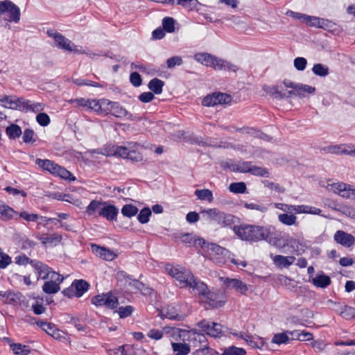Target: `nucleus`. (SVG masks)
Listing matches in <instances>:
<instances>
[{"instance_id": "obj_1", "label": "nucleus", "mask_w": 355, "mask_h": 355, "mask_svg": "<svg viewBox=\"0 0 355 355\" xmlns=\"http://www.w3.org/2000/svg\"><path fill=\"white\" fill-rule=\"evenodd\" d=\"M20 9L10 0L0 1V17L8 22L18 23L20 20Z\"/></svg>"}, {"instance_id": "obj_2", "label": "nucleus", "mask_w": 355, "mask_h": 355, "mask_svg": "<svg viewBox=\"0 0 355 355\" xmlns=\"http://www.w3.org/2000/svg\"><path fill=\"white\" fill-rule=\"evenodd\" d=\"M164 268L170 276L175 278L179 282L180 287H188L193 276L190 271L174 266L171 264H166Z\"/></svg>"}, {"instance_id": "obj_3", "label": "nucleus", "mask_w": 355, "mask_h": 355, "mask_svg": "<svg viewBox=\"0 0 355 355\" xmlns=\"http://www.w3.org/2000/svg\"><path fill=\"white\" fill-rule=\"evenodd\" d=\"M203 250H206L207 257L209 259L218 264L226 263L225 257L229 253L228 250L215 243H208L206 242Z\"/></svg>"}, {"instance_id": "obj_4", "label": "nucleus", "mask_w": 355, "mask_h": 355, "mask_svg": "<svg viewBox=\"0 0 355 355\" xmlns=\"http://www.w3.org/2000/svg\"><path fill=\"white\" fill-rule=\"evenodd\" d=\"M201 214H203L205 220H214L218 224H224L225 225H228L230 221L234 223L237 220V218L232 215H226L215 208L203 209L201 211Z\"/></svg>"}, {"instance_id": "obj_5", "label": "nucleus", "mask_w": 355, "mask_h": 355, "mask_svg": "<svg viewBox=\"0 0 355 355\" xmlns=\"http://www.w3.org/2000/svg\"><path fill=\"white\" fill-rule=\"evenodd\" d=\"M270 232L261 226L245 225V240L257 242L266 239Z\"/></svg>"}, {"instance_id": "obj_6", "label": "nucleus", "mask_w": 355, "mask_h": 355, "mask_svg": "<svg viewBox=\"0 0 355 355\" xmlns=\"http://www.w3.org/2000/svg\"><path fill=\"white\" fill-rule=\"evenodd\" d=\"M198 328L212 337H219L223 333V327L220 324L210 322L203 320L198 323Z\"/></svg>"}, {"instance_id": "obj_7", "label": "nucleus", "mask_w": 355, "mask_h": 355, "mask_svg": "<svg viewBox=\"0 0 355 355\" xmlns=\"http://www.w3.org/2000/svg\"><path fill=\"white\" fill-rule=\"evenodd\" d=\"M92 302L96 306H105L112 309L116 308L118 304L117 298L110 293L94 296L92 299Z\"/></svg>"}, {"instance_id": "obj_8", "label": "nucleus", "mask_w": 355, "mask_h": 355, "mask_svg": "<svg viewBox=\"0 0 355 355\" xmlns=\"http://www.w3.org/2000/svg\"><path fill=\"white\" fill-rule=\"evenodd\" d=\"M230 100V95L223 93H214L203 98L202 105L207 107L215 106L218 104L227 103Z\"/></svg>"}, {"instance_id": "obj_9", "label": "nucleus", "mask_w": 355, "mask_h": 355, "mask_svg": "<svg viewBox=\"0 0 355 355\" xmlns=\"http://www.w3.org/2000/svg\"><path fill=\"white\" fill-rule=\"evenodd\" d=\"M331 189L343 198H355V189H352L349 184L343 182L334 183L331 184Z\"/></svg>"}, {"instance_id": "obj_10", "label": "nucleus", "mask_w": 355, "mask_h": 355, "mask_svg": "<svg viewBox=\"0 0 355 355\" xmlns=\"http://www.w3.org/2000/svg\"><path fill=\"white\" fill-rule=\"evenodd\" d=\"M161 313L171 320H182L185 317V314L180 311L178 304L167 305L162 309Z\"/></svg>"}, {"instance_id": "obj_11", "label": "nucleus", "mask_w": 355, "mask_h": 355, "mask_svg": "<svg viewBox=\"0 0 355 355\" xmlns=\"http://www.w3.org/2000/svg\"><path fill=\"white\" fill-rule=\"evenodd\" d=\"M93 103V111L98 114L107 115L110 113L112 101L102 98L100 100L94 99Z\"/></svg>"}, {"instance_id": "obj_12", "label": "nucleus", "mask_w": 355, "mask_h": 355, "mask_svg": "<svg viewBox=\"0 0 355 355\" xmlns=\"http://www.w3.org/2000/svg\"><path fill=\"white\" fill-rule=\"evenodd\" d=\"M48 33L49 36L54 38L55 42L58 44V46L63 49L67 50V51H75V49H73L72 46H73V44L67 38L64 37L62 35H61L59 33H51L50 31H48Z\"/></svg>"}, {"instance_id": "obj_13", "label": "nucleus", "mask_w": 355, "mask_h": 355, "mask_svg": "<svg viewBox=\"0 0 355 355\" xmlns=\"http://www.w3.org/2000/svg\"><path fill=\"white\" fill-rule=\"evenodd\" d=\"M91 249L96 256L106 261H112L116 257L111 250L103 247H100L96 244H92Z\"/></svg>"}, {"instance_id": "obj_14", "label": "nucleus", "mask_w": 355, "mask_h": 355, "mask_svg": "<svg viewBox=\"0 0 355 355\" xmlns=\"http://www.w3.org/2000/svg\"><path fill=\"white\" fill-rule=\"evenodd\" d=\"M335 241L345 247H350L354 243V237L343 231H337L334 235Z\"/></svg>"}, {"instance_id": "obj_15", "label": "nucleus", "mask_w": 355, "mask_h": 355, "mask_svg": "<svg viewBox=\"0 0 355 355\" xmlns=\"http://www.w3.org/2000/svg\"><path fill=\"white\" fill-rule=\"evenodd\" d=\"M118 212V209L115 206L103 203L99 216L105 218L107 220H116Z\"/></svg>"}, {"instance_id": "obj_16", "label": "nucleus", "mask_w": 355, "mask_h": 355, "mask_svg": "<svg viewBox=\"0 0 355 355\" xmlns=\"http://www.w3.org/2000/svg\"><path fill=\"white\" fill-rule=\"evenodd\" d=\"M188 287L191 288L193 291L202 297L207 293V291L209 290L207 286L204 282L194 276H193L192 279H191Z\"/></svg>"}, {"instance_id": "obj_17", "label": "nucleus", "mask_w": 355, "mask_h": 355, "mask_svg": "<svg viewBox=\"0 0 355 355\" xmlns=\"http://www.w3.org/2000/svg\"><path fill=\"white\" fill-rule=\"evenodd\" d=\"M180 238L182 242L196 247L200 246L202 248H204L206 244L205 239L202 238H196L195 235L189 233L183 234Z\"/></svg>"}, {"instance_id": "obj_18", "label": "nucleus", "mask_w": 355, "mask_h": 355, "mask_svg": "<svg viewBox=\"0 0 355 355\" xmlns=\"http://www.w3.org/2000/svg\"><path fill=\"white\" fill-rule=\"evenodd\" d=\"M0 214L4 220L18 219V213L0 200Z\"/></svg>"}, {"instance_id": "obj_19", "label": "nucleus", "mask_w": 355, "mask_h": 355, "mask_svg": "<svg viewBox=\"0 0 355 355\" xmlns=\"http://www.w3.org/2000/svg\"><path fill=\"white\" fill-rule=\"evenodd\" d=\"M291 336V340L309 341L313 340V336L311 333L305 330H293L288 331Z\"/></svg>"}, {"instance_id": "obj_20", "label": "nucleus", "mask_w": 355, "mask_h": 355, "mask_svg": "<svg viewBox=\"0 0 355 355\" xmlns=\"http://www.w3.org/2000/svg\"><path fill=\"white\" fill-rule=\"evenodd\" d=\"M33 268L38 275V279H48V276L51 268L46 264L42 263L40 261L36 260L33 262Z\"/></svg>"}, {"instance_id": "obj_21", "label": "nucleus", "mask_w": 355, "mask_h": 355, "mask_svg": "<svg viewBox=\"0 0 355 355\" xmlns=\"http://www.w3.org/2000/svg\"><path fill=\"white\" fill-rule=\"evenodd\" d=\"M274 263L279 267H288L293 263L295 257L293 256L284 257L282 255H270Z\"/></svg>"}, {"instance_id": "obj_22", "label": "nucleus", "mask_w": 355, "mask_h": 355, "mask_svg": "<svg viewBox=\"0 0 355 355\" xmlns=\"http://www.w3.org/2000/svg\"><path fill=\"white\" fill-rule=\"evenodd\" d=\"M245 173L261 177H268V171L263 167L252 165L250 162H245Z\"/></svg>"}, {"instance_id": "obj_23", "label": "nucleus", "mask_w": 355, "mask_h": 355, "mask_svg": "<svg viewBox=\"0 0 355 355\" xmlns=\"http://www.w3.org/2000/svg\"><path fill=\"white\" fill-rule=\"evenodd\" d=\"M110 114L118 118L125 116L130 118L132 116V114H129L128 112L117 102H113V104H112Z\"/></svg>"}, {"instance_id": "obj_24", "label": "nucleus", "mask_w": 355, "mask_h": 355, "mask_svg": "<svg viewBox=\"0 0 355 355\" xmlns=\"http://www.w3.org/2000/svg\"><path fill=\"white\" fill-rule=\"evenodd\" d=\"M220 280L223 282V285L227 288H235L240 290L242 293L243 283L237 279H230L228 277H220Z\"/></svg>"}, {"instance_id": "obj_25", "label": "nucleus", "mask_w": 355, "mask_h": 355, "mask_svg": "<svg viewBox=\"0 0 355 355\" xmlns=\"http://www.w3.org/2000/svg\"><path fill=\"white\" fill-rule=\"evenodd\" d=\"M315 92V88L314 87L302 83H297L295 88L296 96L300 98L305 97L307 94H313Z\"/></svg>"}, {"instance_id": "obj_26", "label": "nucleus", "mask_w": 355, "mask_h": 355, "mask_svg": "<svg viewBox=\"0 0 355 355\" xmlns=\"http://www.w3.org/2000/svg\"><path fill=\"white\" fill-rule=\"evenodd\" d=\"M73 286L76 290V296L80 297L88 290L89 284L86 281L80 279L74 281Z\"/></svg>"}, {"instance_id": "obj_27", "label": "nucleus", "mask_w": 355, "mask_h": 355, "mask_svg": "<svg viewBox=\"0 0 355 355\" xmlns=\"http://www.w3.org/2000/svg\"><path fill=\"white\" fill-rule=\"evenodd\" d=\"M35 163L41 168L44 170L49 171L51 173H54L58 164L54 162L51 161L49 159H37Z\"/></svg>"}, {"instance_id": "obj_28", "label": "nucleus", "mask_w": 355, "mask_h": 355, "mask_svg": "<svg viewBox=\"0 0 355 355\" xmlns=\"http://www.w3.org/2000/svg\"><path fill=\"white\" fill-rule=\"evenodd\" d=\"M331 281L329 276L326 275H318L313 279V284L318 288H326L330 285Z\"/></svg>"}, {"instance_id": "obj_29", "label": "nucleus", "mask_w": 355, "mask_h": 355, "mask_svg": "<svg viewBox=\"0 0 355 355\" xmlns=\"http://www.w3.org/2000/svg\"><path fill=\"white\" fill-rule=\"evenodd\" d=\"M245 343L253 349L258 348L261 349L264 345V342L262 338L258 336H252L245 335Z\"/></svg>"}, {"instance_id": "obj_30", "label": "nucleus", "mask_w": 355, "mask_h": 355, "mask_svg": "<svg viewBox=\"0 0 355 355\" xmlns=\"http://www.w3.org/2000/svg\"><path fill=\"white\" fill-rule=\"evenodd\" d=\"M40 240L42 244H51L55 245L62 240V235L58 233H53L49 236H42Z\"/></svg>"}, {"instance_id": "obj_31", "label": "nucleus", "mask_w": 355, "mask_h": 355, "mask_svg": "<svg viewBox=\"0 0 355 355\" xmlns=\"http://www.w3.org/2000/svg\"><path fill=\"white\" fill-rule=\"evenodd\" d=\"M202 297L205 299V302L210 307L217 308L222 306V302L220 301L216 300V295L213 293H211L209 290L207 291V293L204 295Z\"/></svg>"}, {"instance_id": "obj_32", "label": "nucleus", "mask_w": 355, "mask_h": 355, "mask_svg": "<svg viewBox=\"0 0 355 355\" xmlns=\"http://www.w3.org/2000/svg\"><path fill=\"white\" fill-rule=\"evenodd\" d=\"M171 345L175 355H187L190 352V347L187 344L172 343Z\"/></svg>"}, {"instance_id": "obj_33", "label": "nucleus", "mask_w": 355, "mask_h": 355, "mask_svg": "<svg viewBox=\"0 0 355 355\" xmlns=\"http://www.w3.org/2000/svg\"><path fill=\"white\" fill-rule=\"evenodd\" d=\"M60 289L58 283H54L52 281H46L42 286V291L47 294H55Z\"/></svg>"}, {"instance_id": "obj_34", "label": "nucleus", "mask_w": 355, "mask_h": 355, "mask_svg": "<svg viewBox=\"0 0 355 355\" xmlns=\"http://www.w3.org/2000/svg\"><path fill=\"white\" fill-rule=\"evenodd\" d=\"M148 88L156 94H159L162 92L164 82L157 78L152 79L148 83Z\"/></svg>"}, {"instance_id": "obj_35", "label": "nucleus", "mask_w": 355, "mask_h": 355, "mask_svg": "<svg viewBox=\"0 0 355 355\" xmlns=\"http://www.w3.org/2000/svg\"><path fill=\"white\" fill-rule=\"evenodd\" d=\"M10 348L15 354L26 355L31 352L30 347L20 343H11Z\"/></svg>"}, {"instance_id": "obj_36", "label": "nucleus", "mask_w": 355, "mask_h": 355, "mask_svg": "<svg viewBox=\"0 0 355 355\" xmlns=\"http://www.w3.org/2000/svg\"><path fill=\"white\" fill-rule=\"evenodd\" d=\"M195 195L201 200H207L211 202L214 200L211 191L209 189H197L195 191Z\"/></svg>"}, {"instance_id": "obj_37", "label": "nucleus", "mask_w": 355, "mask_h": 355, "mask_svg": "<svg viewBox=\"0 0 355 355\" xmlns=\"http://www.w3.org/2000/svg\"><path fill=\"white\" fill-rule=\"evenodd\" d=\"M279 220L286 225H293L296 223L297 217L293 214H281L278 216Z\"/></svg>"}, {"instance_id": "obj_38", "label": "nucleus", "mask_w": 355, "mask_h": 355, "mask_svg": "<svg viewBox=\"0 0 355 355\" xmlns=\"http://www.w3.org/2000/svg\"><path fill=\"white\" fill-rule=\"evenodd\" d=\"M6 132L10 139H16L19 137L21 135V128L15 124H12L11 125L7 127Z\"/></svg>"}, {"instance_id": "obj_39", "label": "nucleus", "mask_w": 355, "mask_h": 355, "mask_svg": "<svg viewBox=\"0 0 355 355\" xmlns=\"http://www.w3.org/2000/svg\"><path fill=\"white\" fill-rule=\"evenodd\" d=\"M94 99H86L84 98H76L71 100V103H76L78 107H87L93 110V103Z\"/></svg>"}, {"instance_id": "obj_40", "label": "nucleus", "mask_w": 355, "mask_h": 355, "mask_svg": "<svg viewBox=\"0 0 355 355\" xmlns=\"http://www.w3.org/2000/svg\"><path fill=\"white\" fill-rule=\"evenodd\" d=\"M312 71L316 76L324 77L329 74V68L322 64L318 63L313 65Z\"/></svg>"}, {"instance_id": "obj_41", "label": "nucleus", "mask_w": 355, "mask_h": 355, "mask_svg": "<svg viewBox=\"0 0 355 355\" xmlns=\"http://www.w3.org/2000/svg\"><path fill=\"white\" fill-rule=\"evenodd\" d=\"M138 208L132 205H125L121 209V213L124 216L130 218L138 213Z\"/></svg>"}, {"instance_id": "obj_42", "label": "nucleus", "mask_w": 355, "mask_h": 355, "mask_svg": "<svg viewBox=\"0 0 355 355\" xmlns=\"http://www.w3.org/2000/svg\"><path fill=\"white\" fill-rule=\"evenodd\" d=\"M288 331H286V332L284 333L275 334L272 339V342L277 345L286 344L288 343L290 339L288 337L289 334L288 333Z\"/></svg>"}, {"instance_id": "obj_43", "label": "nucleus", "mask_w": 355, "mask_h": 355, "mask_svg": "<svg viewBox=\"0 0 355 355\" xmlns=\"http://www.w3.org/2000/svg\"><path fill=\"white\" fill-rule=\"evenodd\" d=\"M197 2V0H171V4L180 5L191 10L196 5Z\"/></svg>"}, {"instance_id": "obj_44", "label": "nucleus", "mask_w": 355, "mask_h": 355, "mask_svg": "<svg viewBox=\"0 0 355 355\" xmlns=\"http://www.w3.org/2000/svg\"><path fill=\"white\" fill-rule=\"evenodd\" d=\"M103 203L92 200L87 207V213L89 215H93L96 211H98V215L100 214V210L102 208Z\"/></svg>"}, {"instance_id": "obj_45", "label": "nucleus", "mask_w": 355, "mask_h": 355, "mask_svg": "<svg viewBox=\"0 0 355 355\" xmlns=\"http://www.w3.org/2000/svg\"><path fill=\"white\" fill-rule=\"evenodd\" d=\"M245 135L247 138L254 137V138H261L263 139H266L268 137V135L261 132L260 131L253 128H245Z\"/></svg>"}, {"instance_id": "obj_46", "label": "nucleus", "mask_w": 355, "mask_h": 355, "mask_svg": "<svg viewBox=\"0 0 355 355\" xmlns=\"http://www.w3.org/2000/svg\"><path fill=\"white\" fill-rule=\"evenodd\" d=\"M129 150H128L125 147L116 146L112 147V150L110 155H118L122 158H127V157L128 156Z\"/></svg>"}, {"instance_id": "obj_47", "label": "nucleus", "mask_w": 355, "mask_h": 355, "mask_svg": "<svg viewBox=\"0 0 355 355\" xmlns=\"http://www.w3.org/2000/svg\"><path fill=\"white\" fill-rule=\"evenodd\" d=\"M163 28L168 33H173L175 31V20L172 17H166L162 20Z\"/></svg>"}, {"instance_id": "obj_48", "label": "nucleus", "mask_w": 355, "mask_h": 355, "mask_svg": "<svg viewBox=\"0 0 355 355\" xmlns=\"http://www.w3.org/2000/svg\"><path fill=\"white\" fill-rule=\"evenodd\" d=\"M0 102L2 103V106L6 108L17 109L15 100L12 96L3 95L1 97Z\"/></svg>"}, {"instance_id": "obj_49", "label": "nucleus", "mask_w": 355, "mask_h": 355, "mask_svg": "<svg viewBox=\"0 0 355 355\" xmlns=\"http://www.w3.org/2000/svg\"><path fill=\"white\" fill-rule=\"evenodd\" d=\"M151 215V210L148 207H145L142 209L139 214L137 216L138 220L142 223L145 224L148 222L149 217Z\"/></svg>"}, {"instance_id": "obj_50", "label": "nucleus", "mask_w": 355, "mask_h": 355, "mask_svg": "<svg viewBox=\"0 0 355 355\" xmlns=\"http://www.w3.org/2000/svg\"><path fill=\"white\" fill-rule=\"evenodd\" d=\"M262 182L266 187L274 190L279 193H282L285 192V189L279 184H276L269 180H263L262 181Z\"/></svg>"}, {"instance_id": "obj_51", "label": "nucleus", "mask_w": 355, "mask_h": 355, "mask_svg": "<svg viewBox=\"0 0 355 355\" xmlns=\"http://www.w3.org/2000/svg\"><path fill=\"white\" fill-rule=\"evenodd\" d=\"M36 260H32L28 257L25 254H20L15 258V261L17 265L19 266H26L30 263L33 266V262Z\"/></svg>"}, {"instance_id": "obj_52", "label": "nucleus", "mask_w": 355, "mask_h": 355, "mask_svg": "<svg viewBox=\"0 0 355 355\" xmlns=\"http://www.w3.org/2000/svg\"><path fill=\"white\" fill-rule=\"evenodd\" d=\"M244 354V349L231 346L224 349L221 355H243Z\"/></svg>"}, {"instance_id": "obj_53", "label": "nucleus", "mask_w": 355, "mask_h": 355, "mask_svg": "<svg viewBox=\"0 0 355 355\" xmlns=\"http://www.w3.org/2000/svg\"><path fill=\"white\" fill-rule=\"evenodd\" d=\"M229 190L234 193H244V182H234L230 184Z\"/></svg>"}, {"instance_id": "obj_54", "label": "nucleus", "mask_w": 355, "mask_h": 355, "mask_svg": "<svg viewBox=\"0 0 355 355\" xmlns=\"http://www.w3.org/2000/svg\"><path fill=\"white\" fill-rule=\"evenodd\" d=\"M306 205H290V207H286V209H283L285 212H295V214L305 213Z\"/></svg>"}, {"instance_id": "obj_55", "label": "nucleus", "mask_w": 355, "mask_h": 355, "mask_svg": "<svg viewBox=\"0 0 355 355\" xmlns=\"http://www.w3.org/2000/svg\"><path fill=\"white\" fill-rule=\"evenodd\" d=\"M53 174L57 175L65 180L70 179V176L71 175L69 171H67L64 167L59 166L58 164Z\"/></svg>"}, {"instance_id": "obj_56", "label": "nucleus", "mask_w": 355, "mask_h": 355, "mask_svg": "<svg viewBox=\"0 0 355 355\" xmlns=\"http://www.w3.org/2000/svg\"><path fill=\"white\" fill-rule=\"evenodd\" d=\"M22 218L24 220H26L28 222L31 221H36L40 218H42V216H39L36 214H28L26 211H22L20 214H18V218Z\"/></svg>"}, {"instance_id": "obj_57", "label": "nucleus", "mask_w": 355, "mask_h": 355, "mask_svg": "<svg viewBox=\"0 0 355 355\" xmlns=\"http://www.w3.org/2000/svg\"><path fill=\"white\" fill-rule=\"evenodd\" d=\"M198 60H201L202 64L207 66L211 67L213 64L215 56H213L209 53H202L198 55Z\"/></svg>"}, {"instance_id": "obj_58", "label": "nucleus", "mask_w": 355, "mask_h": 355, "mask_svg": "<svg viewBox=\"0 0 355 355\" xmlns=\"http://www.w3.org/2000/svg\"><path fill=\"white\" fill-rule=\"evenodd\" d=\"M37 122L42 126H46L50 123V118L46 113H40L36 116Z\"/></svg>"}, {"instance_id": "obj_59", "label": "nucleus", "mask_w": 355, "mask_h": 355, "mask_svg": "<svg viewBox=\"0 0 355 355\" xmlns=\"http://www.w3.org/2000/svg\"><path fill=\"white\" fill-rule=\"evenodd\" d=\"M182 64V60L180 56H173L166 60L168 68H173L175 66H180Z\"/></svg>"}, {"instance_id": "obj_60", "label": "nucleus", "mask_w": 355, "mask_h": 355, "mask_svg": "<svg viewBox=\"0 0 355 355\" xmlns=\"http://www.w3.org/2000/svg\"><path fill=\"white\" fill-rule=\"evenodd\" d=\"M307 64V61L304 58L298 57L294 60V67L299 71L305 69Z\"/></svg>"}, {"instance_id": "obj_61", "label": "nucleus", "mask_w": 355, "mask_h": 355, "mask_svg": "<svg viewBox=\"0 0 355 355\" xmlns=\"http://www.w3.org/2000/svg\"><path fill=\"white\" fill-rule=\"evenodd\" d=\"M306 18V19L304 21L305 24L310 26L319 28L322 18L309 15H307V17Z\"/></svg>"}, {"instance_id": "obj_62", "label": "nucleus", "mask_w": 355, "mask_h": 355, "mask_svg": "<svg viewBox=\"0 0 355 355\" xmlns=\"http://www.w3.org/2000/svg\"><path fill=\"white\" fill-rule=\"evenodd\" d=\"M133 311V307L131 306H121L119 308L118 313L120 318H124L130 316Z\"/></svg>"}, {"instance_id": "obj_63", "label": "nucleus", "mask_w": 355, "mask_h": 355, "mask_svg": "<svg viewBox=\"0 0 355 355\" xmlns=\"http://www.w3.org/2000/svg\"><path fill=\"white\" fill-rule=\"evenodd\" d=\"M37 324L49 335H51L54 331V327L51 323L47 322L38 321L37 322Z\"/></svg>"}, {"instance_id": "obj_64", "label": "nucleus", "mask_w": 355, "mask_h": 355, "mask_svg": "<svg viewBox=\"0 0 355 355\" xmlns=\"http://www.w3.org/2000/svg\"><path fill=\"white\" fill-rule=\"evenodd\" d=\"M335 26L333 21L322 18L319 28L330 31L334 30Z\"/></svg>"}]
</instances>
